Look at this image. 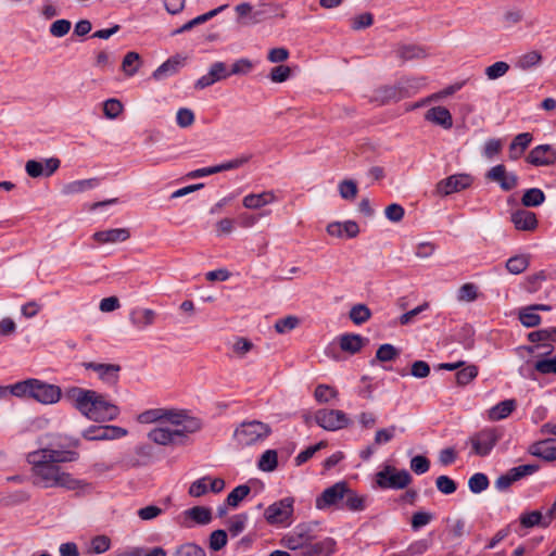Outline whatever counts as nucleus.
I'll return each instance as SVG.
<instances>
[{
    "label": "nucleus",
    "instance_id": "37998d69",
    "mask_svg": "<svg viewBox=\"0 0 556 556\" xmlns=\"http://www.w3.org/2000/svg\"><path fill=\"white\" fill-rule=\"evenodd\" d=\"M542 61V54L539 51L532 50L520 55L516 62V66L522 71H527Z\"/></svg>",
    "mask_w": 556,
    "mask_h": 556
},
{
    "label": "nucleus",
    "instance_id": "20e7f679",
    "mask_svg": "<svg viewBox=\"0 0 556 556\" xmlns=\"http://www.w3.org/2000/svg\"><path fill=\"white\" fill-rule=\"evenodd\" d=\"M315 539L314 527L304 522L283 534L280 544L290 551H300V556H330L334 553L336 541L332 538Z\"/></svg>",
    "mask_w": 556,
    "mask_h": 556
},
{
    "label": "nucleus",
    "instance_id": "7ed1b4c3",
    "mask_svg": "<svg viewBox=\"0 0 556 556\" xmlns=\"http://www.w3.org/2000/svg\"><path fill=\"white\" fill-rule=\"evenodd\" d=\"M65 397L83 416L96 422L112 421L119 415L118 406L94 390L73 387L66 390Z\"/></svg>",
    "mask_w": 556,
    "mask_h": 556
},
{
    "label": "nucleus",
    "instance_id": "e433bc0d",
    "mask_svg": "<svg viewBox=\"0 0 556 556\" xmlns=\"http://www.w3.org/2000/svg\"><path fill=\"white\" fill-rule=\"evenodd\" d=\"M140 65V55L135 51H130L123 59L122 70L126 76L131 77L138 72Z\"/></svg>",
    "mask_w": 556,
    "mask_h": 556
},
{
    "label": "nucleus",
    "instance_id": "aec40b11",
    "mask_svg": "<svg viewBox=\"0 0 556 556\" xmlns=\"http://www.w3.org/2000/svg\"><path fill=\"white\" fill-rule=\"evenodd\" d=\"M84 367L86 369L93 370L98 374L99 379L108 384H116L118 381V374L121 371V366L117 364H103L89 362L84 363Z\"/></svg>",
    "mask_w": 556,
    "mask_h": 556
},
{
    "label": "nucleus",
    "instance_id": "338daca9",
    "mask_svg": "<svg viewBox=\"0 0 556 556\" xmlns=\"http://www.w3.org/2000/svg\"><path fill=\"white\" fill-rule=\"evenodd\" d=\"M253 343L247 338H237L232 344V352L238 357H244L252 349Z\"/></svg>",
    "mask_w": 556,
    "mask_h": 556
},
{
    "label": "nucleus",
    "instance_id": "603ef678",
    "mask_svg": "<svg viewBox=\"0 0 556 556\" xmlns=\"http://www.w3.org/2000/svg\"><path fill=\"white\" fill-rule=\"evenodd\" d=\"M173 556H206V553L195 543H185L175 549Z\"/></svg>",
    "mask_w": 556,
    "mask_h": 556
},
{
    "label": "nucleus",
    "instance_id": "774afa93",
    "mask_svg": "<svg viewBox=\"0 0 556 556\" xmlns=\"http://www.w3.org/2000/svg\"><path fill=\"white\" fill-rule=\"evenodd\" d=\"M534 369L540 374H556V355L552 358L540 359L534 364Z\"/></svg>",
    "mask_w": 556,
    "mask_h": 556
},
{
    "label": "nucleus",
    "instance_id": "b1692460",
    "mask_svg": "<svg viewBox=\"0 0 556 556\" xmlns=\"http://www.w3.org/2000/svg\"><path fill=\"white\" fill-rule=\"evenodd\" d=\"M129 237L130 232L126 228L101 230L94 232L92 236L93 240L101 244L124 242L129 239Z\"/></svg>",
    "mask_w": 556,
    "mask_h": 556
},
{
    "label": "nucleus",
    "instance_id": "49530a36",
    "mask_svg": "<svg viewBox=\"0 0 556 556\" xmlns=\"http://www.w3.org/2000/svg\"><path fill=\"white\" fill-rule=\"evenodd\" d=\"M399 351L395 346H393L390 343H384L380 345L376 352L375 359L371 361V364L375 363V361L379 362H391L394 361L399 356Z\"/></svg>",
    "mask_w": 556,
    "mask_h": 556
},
{
    "label": "nucleus",
    "instance_id": "8fccbe9b",
    "mask_svg": "<svg viewBox=\"0 0 556 556\" xmlns=\"http://www.w3.org/2000/svg\"><path fill=\"white\" fill-rule=\"evenodd\" d=\"M250 491H251V489L247 484H241V485L236 486L228 494V496L226 498L227 504L231 507H237L239 505V503L249 495Z\"/></svg>",
    "mask_w": 556,
    "mask_h": 556
},
{
    "label": "nucleus",
    "instance_id": "bf43d9fd",
    "mask_svg": "<svg viewBox=\"0 0 556 556\" xmlns=\"http://www.w3.org/2000/svg\"><path fill=\"white\" fill-rule=\"evenodd\" d=\"M208 481L210 477H202L195 481H193L189 486V495L192 497H200L204 495L208 490Z\"/></svg>",
    "mask_w": 556,
    "mask_h": 556
},
{
    "label": "nucleus",
    "instance_id": "1a4fd4ad",
    "mask_svg": "<svg viewBox=\"0 0 556 556\" xmlns=\"http://www.w3.org/2000/svg\"><path fill=\"white\" fill-rule=\"evenodd\" d=\"M314 418L316 424L327 431H337L350 425V418L340 409H318Z\"/></svg>",
    "mask_w": 556,
    "mask_h": 556
},
{
    "label": "nucleus",
    "instance_id": "a19ab883",
    "mask_svg": "<svg viewBox=\"0 0 556 556\" xmlns=\"http://www.w3.org/2000/svg\"><path fill=\"white\" fill-rule=\"evenodd\" d=\"M186 515L198 525H207L212 520V511L204 506H194L186 510Z\"/></svg>",
    "mask_w": 556,
    "mask_h": 556
},
{
    "label": "nucleus",
    "instance_id": "72a5a7b5",
    "mask_svg": "<svg viewBox=\"0 0 556 556\" xmlns=\"http://www.w3.org/2000/svg\"><path fill=\"white\" fill-rule=\"evenodd\" d=\"M96 186H97V179H94V178L75 180V181L64 185L62 188V193L65 195L77 194V193L87 191L89 189H92Z\"/></svg>",
    "mask_w": 556,
    "mask_h": 556
},
{
    "label": "nucleus",
    "instance_id": "cd10ccee",
    "mask_svg": "<svg viewBox=\"0 0 556 556\" xmlns=\"http://www.w3.org/2000/svg\"><path fill=\"white\" fill-rule=\"evenodd\" d=\"M533 140L530 132L518 134L509 144L508 157L511 161H517L526 152Z\"/></svg>",
    "mask_w": 556,
    "mask_h": 556
},
{
    "label": "nucleus",
    "instance_id": "a878e982",
    "mask_svg": "<svg viewBox=\"0 0 556 556\" xmlns=\"http://www.w3.org/2000/svg\"><path fill=\"white\" fill-rule=\"evenodd\" d=\"M426 121L441 126L444 129L453 127V117L451 112L444 106H434L429 109L425 115Z\"/></svg>",
    "mask_w": 556,
    "mask_h": 556
},
{
    "label": "nucleus",
    "instance_id": "864d4df0",
    "mask_svg": "<svg viewBox=\"0 0 556 556\" xmlns=\"http://www.w3.org/2000/svg\"><path fill=\"white\" fill-rule=\"evenodd\" d=\"M468 486L472 493H476V494L481 493L482 491L488 489L489 479H488L486 475H484L482 472H477L469 478Z\"/></svg>",
    "mask_w": 556,
    "mask_h": 556
},
{
    "label": "nucleus",
    "instance_id": "6e6552de",
    "mask_svg": "<svg viewBox=\"0 0 556 556\" xmlns=\"http://www.w3.org/2000/svg\"><path fill=\"white\" fill-rule=\"evenodd\" d=\"M268 8L266 3H260L253 7L249 2H241L235 7L238 15L237 22L242 26H251L262 23L268 17Z\"/></svg>",
    "mask_w": 556,
    "mask_h": 556
},
{
    "label": "nucleus",
    "instance_id": "c85d7f7f",
    "mask_svg": "<svg viewBox=\"0 0 556 556\" xmlns=\"http://www.w3.org/2000/svg\"><path fill=\"white\" fill-rule=\"evenodd\" d=\"M276 201L277 197L274 191H264L245 195L242 200V204L245 208L257 210Z\"/></svg>",
    "mask_w": 556,
    "mask_h": 556
},
{
    "label": "nucleus",
    "instance_id": "9d476101",
    "mask_svg": "<svg viewBox=\"0 0 556 556\" xmlns=\"http://www.w3.org/2000/svg\"><path fill=\"white\" fill-rule=\"evenodd\" d=\"M348 483L340 481L333 485L324 490V492L316 498V508L326 509L331 506H340L343 504V500L346 496Z\"/></svg>",
    "mask_w": 556,
    "mask_h": 556
},
{
    "label": "nucleus",
    "instance_id": "69168bd1",
    "mask_svg": "<svg viewBox=\"0 0 556 556\" xmlns=\"http://www.w3.org/2000/svg\"><path fill=\"white\" fill-rule=\"evenodd\" d=\"M435 486L441 493L445 495L454 493L457 489L456 482L448 476H439L435 480Z\"/></svg>",
    "mask_w": 556,
    "mask_h": 556
},
{
    "label": "nucleus",
    "instance_id": "de8ad7c7",
    "mask_svg": "<svg viewBox=\"0 0 556 556\" xmlns=\"http://www.w3.org/2000/svg\"><path fill=\"white\" fill-rule=\"evenodd\" d=\"M509 68L510 66L507 62L497 61L494 64L488 66L484 70V74L488 77V79L495 80L505 76L508 73Z\"/></svg>",
    "mask_w": 556,
    "mask_h": 556
},
{
    "label": "nucleus",
    "instance_id": "4c0bfd02",
    "mask_svg": "<svg viewBox=\"0 0 556 556\" xmlns=\"http://www.w3.org/2000/svg\"><path fill=\"white\" fill-rule=\"evenodd\" d=\"M278 466V454L276 450H266L260 457L257 467L265 472L274 471Z\"/></svg>",
    "mask_w": 556,
    "mask_h": 556
},
{
    "label": "nucleus",
    "instance_id": "6e6d98bb",
    "mask_svg": "<svg viewBox=\"0 0 556 556\" xmlns=\"http://www.w3.org/2000/svg\"><path fill=\"white\" fill-rule=\"evenodd\" d=\"M478 376V367L476 365H469L459 369L456 372V382L458 386H467Z\"/></svg>",
    "mask_w": 556,
    "mask_h": 556
},
{
    "label": "nucleus",
    "instance_id": "0eeeda50",
    "mask_svg": "<svg viewBox=\"0 0 556 556\" xmlns=\"http://www.w3.org/2000/svg\"><path fill=\"white\" fill-rule=\"evenodd\" d=\"M376 482L381 489H404L412 482L409 472L405 469L396 470L392 466H386L376 475Z\"/></svg>",
    "mask_w": 556,
    "mask_h": 556
},
{
    "label": "nucleus",
    "instance_id": "f03ea898",
    "mask_svg": "<svg viewBox=\"0 0 556 556\" xmlns=\"http://www.w3.org/2000/svg\"><path fill=\"white\" fill-rule=\"evenodd\" d=\"M202 428L199 418L184 409H170L163 426H156L148 432V438L159 445L184 444L188 437Z\"/></svg>",
    "mask_w": 556,
    "mask_h": 556
},
{
    "label": "nucleus",
    "instance_id": "412c9836",
    "mask_svg": "<svg viewBox=\"0 0 556 556\" xmlns=\"http://www.w3.org/2000/svg\"><path fill=\"white\" fill-rule=\"evenodd\" d=\"M511 223L515 228L522 231H533L538 227L535 213L527 210H517L511 213Z\"/></svg>",
    "mask_w": 556,
    "mask_h": 556
},
{
    "label": "nucleus",
    "instance_id": "4468645a",
    "mask_svg": "<svg viewBox=\"0 0 556 556\" xmlns=\"http://www.w3.org/2000/svg\"><path fill=\"white\" fill-rule=\"evenodd\" d=\"M538 469L539 466L532 464L514 467L496 479L495 488L500 491L507 490L515 481L534 473Z\"/></svg>",
    "mask_w": 556,
    "mask_h": 556
},
{
    "label": "nucleus",
    "instance_id": "dca6fc26",
    "mask_svg": "<svg viewBox=\"0 0 556 556\" xmlns=\"http://www.w3.org/2000/svg\"><path fill=\"white\" fill-rule=\"evenodd\" d=\"M485 178L497 182L504 191H510L518 185V176L514 173H507L503 164L491 167L485 174Z\"/></svg>",
    "mask_w": 556,
    "mask_h": 556
},
{
    "label": "nucleus",
    "instance_id": "bb28decb",
    "mask_svg": "<svg viewBox=\"0 0 556 556\" xmlns=\"http://www.w3.org/2000/svg\"><path fill=\"white\" fill-rule=\"evenodd\" d=\"M327 232L337 238H342L343 236L346 238H355L359 232V228L353 220H346L344 223L334 222L327 226Z\"/></svg>",
    "mask_w": 556,
    "mask_h": 556
},
{
    "label": "nucleus",
    "instance_id": "3c124183",
    "mask_svg": "<svg viewBox=\"0 0 556 556\" xmlns=\"http://www.w3.org/2000/svg\"><path fill=\"white\" fill-rule=\"evenodd\" d=\"M528 266L529 260L525 255L513 256L506 262L507 270L514 275L521 274Z\"/></svg>",
    "mask_w": 556,
    "mask_h": 556
},
{
    "label": "nucleus",
    "instance_id": "2eb2a0df",
    "mask_svg": "<svg viewBox=\"0 0 556 556\" xmlns=\"http://www.w3.org/2000/svg\"><path fill=\"white\" fill-rule=\"evenodd\" d=\"M250 159H251V155H242L240 157L230 160V161L222 163L219 165L203 167V168L192 170L187 174V177L193 179V178H199V177L217 174V173L225 172V170L236 169V168H239V167L243 166L244 164H247L250 161Z\"/></svg>",
    "mask_w": 556,
    "mask_h": 556
},
{
    "label": "nucleus",
    "instance_id": "4be33fe9",
    "mask_svg": "<svg viewBox=\"0 0 556 556\" xmlns=\"http://www.w3.org/2000/svg\"><path fill=\"white\" fill-rule=\"evenodd\" d=\"M404 87H399V85L393 86H383L374 91L372 101L379 104H386L391 101H400L405 98V92L402 90Z\"/></svg>",
    "mask_w": 556,
    "mask_h": 556
},
{
    "label": "nucleus",
    "instance_id": "79ce46f5",
    "mask_svg": "<svg viewBox=\"0 0 556 556\" xmlns=\"http://www.w3.org/2000/svg\"><path fill=\"white\" fill-rule=\"evenodd\" d=\"M349 317L355 325H363L370 319L371 311L365 304H356L350 309Z\"/></svg>",
    "mask_w": 556,
    "mask_h": 556
},
{
    "label": "nucleus",
    "instance_id": "2f4dec72",
    "mask_svg": "<svg viewBox=\"0 0 556 556\" xmlns=\"http://www.w3.org/2000/svg\"><path fill=\"white\" fill-rule=\"evenodd\" d=\"M365 339L361 334L348 333L340 338V349L351 354L358 353L364 346Z\"/></svg>",
    "mask_w": 556,
    "mask_h": 556
},
{
    "label": "nucleus",
    "instance_id": "f3484780",
    "mask_svg": "<svg viewBox=\"0 0 556 556\" xmlns=\"http://www.w3.org/2000/svg\"><path fill=\"white\" fill-rule=\"evenodd\" d=\"M497 440L498 437L493 429H484L478 432L470 439L473 453L479 456H486L494 447Z\"/></svg>",
    "mask_w": 556,
    "mask_h": 556
},
{
    "label": "nucleus",
    "instance_id": "ea45409f",
    "mask_svg": "<svg viewBox=\"0 0 556 556\" xmlns=\"http://www.w3.org/2000/svg\"><path fill=\"white\" fill-rule=\"evenodd\" d=\"M395 52H396V56L404 61H408V60H413V59H420V58L426 56L425 50L421 47H418L415 45L400 46Z\"/></svg>",
    "mask_w": 556,
    "mask_h": 556
},
{
    "label": "nucleus",
    "instance_id": "f257e3e1",
    "mask_svg": "<svg viewBox=\"0 0 556 556\" xmlns=\"http://www.w3.org/2000/svg\"><path fill=\"white\" fill-rule=\"evenodd\" d=\"M66 460V453L58 450L40 448L28 453L33 484L45 489L64 488L78 493L91 492V483L76 479L62 469L60 463Z\"/></svg>",
    "mask_w": 556,
    "mask_h": 556
},
{
    "label": "nucleus",
    "instance_id": "a211bd4d",
    "mask_svg": "<svg viewBox=\"0 0 556 556\" xmlns=\"http://www.w3.org/2000/svg\"><path fill=\"white\" fill-rule=\"evenodd\" d=\"M526 161L533 166H549L556 162V151L549 144H540L528 153Z\"/></svg>",
    "mask_w": 556,
    "mask_h": 556
},
{
    "label": "nucleus",
    "instance_id": "4d7b16f0",
    "mask_svg": "<svg viewBox=\"0 0 556 556\" xmlns=\"http://www.w3.org/2000/svg\"><path fill=\"white\" fill-rule=\"evenodd\" d=\"M425 84L424 78H404L401 79L397 85L404 87L402 90L405 92V98H409L416 93V91Z\"/></svg>",
    "mask_w": 556,
    "mask_h": 556
},
{
    "label": "nucleus",
    "instance_id": "c756f323",
    "mask_svg": "<svg viewBox=\"0 0 556 556\" xmlns=\"http://www.w3.org/2000/svg\"><path fill=\"white\" fill-rule=\"evenodd\" d=\"M516 400H504L488 410V418L492 421L505 419L516 409Z\"/></svg>",
    "mask_w": 556,
    "mask_h": 556
},
{
    "label": "nucleus",
    "instance_id": "5701e85b",
    "mask_svg": "<svg viewBox=\"0 0 556 556\" xmlns=\"http://www.w3.org/2000/svg\"><path fill=\"white\" fill-rule=\"evenodd\" d=\"M155 319L156 313L151 308H134L129 313V321L138 330L152 326Z\"/></svg>",
    "mask_w": 556,
    "mask_h": 556
},
{
    "label": "nucleus",
    "instance_id": "5fc2aeb1",
    "mask_svg": "<svg viewBox=\"0 0 556 556\" xmlns=\"http://www.w3.org/2000/svg\"><path fill=\"white\" fill-rule=\"evenodd\" d=\"M542 520L543 516L539 510L526 513L520 516V523L523 528H532L539 525L546 527L549 523V520L547 522H543Z\"/></svg>",
    "mask_w": 556,
    "mask_h": 556
},
{
    "label": "nucleus",
    "instance_id": "393cba45",
    "mask_svg": "<svg viewBox=\"0 0 556 556\" xmlns=\"http://www.w3.org/2000/svg\"><path fill=\"white\" fill-rule=\"evenodd\" d=\"M529 451L532 455L544 460H556V439H546L535 442L530 446Z\"/></svg>",
    "mask_w": 556,
    "mask_h": 556
},
{
    "label": "nucleus",
    "instance_id": "052dcab7",
    "mask_svg": "<svg viewBox=\"0 0 556 556\" xmlns=\"http://www.w3.org/2000/svg\"><path fill=\"white\" fill-rule=\"evenodd\" d=\"M123 112V104L117 99H109L103 103V113L110 118H116Z\"/></svg>",
    "mask_w": 556,
    "mask_h": 556
},
{
    "label": "nucleus",
    "instance_id": "0e129e2a",
    "mask_svg": "<svg viewBox=\"0 0 556 556\" xmlns=\"http://www.w3.org/2000/svg\"><path fill=\"white\" fill-rule=\"evenodd\" d=\"M72 24L68 20H56L50 25V34L53 37L61 38L68 34Z\"/></svg>",
    "mask_w": 556,
    "mask_h": 556
},
{
    "label": "nucleus",
    "instance_id": "a18cd8bd",
    "mask_svg": "<svg viewBox=\"0 0 556 556\" xmlns=\"http://www.w3.org/2000/svg\"><path fill=\"white\" fill-rule=\"evenodd\" d=\"M519 320L525 327L532 328L540 325L541 316L530 305L519 311Z\"/></svg>",
    "mask_w": 556,
    "mask_h": 556
},
{
    "label": "nucleus",
    "instance_id": "7c9ffc66",
    "mask_svg": "<svg viewBox=\"0 0 556 556\" xmlns=\"http://www.w3.org/2000/svg\"><path fill=\"white\" fill-rule=\"evenodd\" d=\"M168 408H152L142 412L138 415L137 420L140 424H153L156 422L157 426H163L165 424L166 417L168 415Z\"/></svg>",
    "mask_w": 556,
    "mask_h": 556
},
{
    "label": "nucleus",
    "instance_id": "f8f14e48",
    "mask_svg": "<svg viewBox=\"0 0 556 556\" xmlns=\"http://www.w3.org/2000/svg\"><path fill=\"white\" fill-rule=\"evenodd\" d=\"M30 397L41 404H54L61 399V389L54 384L31 379Z\"/></svg>",
    "mask_w": 556,
    "mask_h": 556
},
{
    "label": "nucleus",
    "instance_id": "13d9d810",
    "mask_svg": "<svg viewBox=\"0 0 556 556\" xmlns=\"http://www.w3.org/2000/svg\"><path fill=\"white\" fill-rule=\"evenodd\" d=\"M254 68V64L251 60L247 58H242L237 60L229 71V76L231 75H248Z\"/></svg>",
    "mask_w": 556,
    "mask_h": 556
},
{
    "label": "nucleus",
    "instance_id": "c9c22d12",
    "mask_svg": "<svg viewBox=\"0 0 556 556\" xmlns=\"http://www.w3.org/2000/svg\"><path fill=\"white\" fill-rule=\"evenodd\" d=\"M181 63L182 61L179 58L168 59L153 72L152 76L154 79L157 80L163 79L168 75L175 74L178 67L181 65Z\"/></svg>",
    "mask_w": 556,
    "mask_h": 556
},
{
    "label": "nucleus",
    "instance_id": "58836bf2",
    "mask_svg": "<svg viewBox=\"0 0 556 556\" xmlns=\"http://www.w3.org/2000/svg\"><path fill=\"white\" fill-rule=\"evenodd\" d=\"M340 508H346L352 511H362L365 509V498L359 496L348 486L346 496L343 500V504Z\"/></svg>",
    "mask_w": 556,
    "mask_h": 556
},
{
    "label": "nucleus",
    "instance_id": "9b49d317",
    "mask_svg": "<svg viewBox=\"0 0 556 556\" xmlns=\"http://www.w3.org/2000/svg\"><path fill=\"white\" fill-rule=\"evenodd\" d=\"M473 182V178L469 174H454L442 180L435 186V191L442 197L450 195L469 188Z\"/></svg>",
    "mask_w": 556,
    "mask_h": 556
},
{
    "label": "nucleus",
    "instance_id": "e2e57ef3",
    "mask_svg": "<svg viewBox=\"0 0 556 556\" xmlns=\"http://www.w3.org/2000/svg\"><path fill=\"white\" fill-rule=\"evenodd\" d=\"M299 323H300V320L298 317L290 315V316L278 319L275 323V330L278 333H286V332L291 331L294 328H296Z\"/></svg>",
    "mask_w": 556,
    "mask_h": 556
},
{
    "label": "nucleus",
    "instance_id": "473e14b6",
    "mask_svg": "<svg viewBox=\"0 0 556 556\" xmlns=\"http://www.w3.org/2000/svg\"><path fill=\"white\" fill-rule=\"evenodd\" d=\"M226 8H227V4H223V5H220L216 9H213L202 15L197 16V17L192 18L191 21L187 22L186 24H184L180 28L176 29L174 31V34L176 35V34H181V33L188 31V30L192 29L193 27H195L200 24H203V23L207 22L208 20L213 18L218 13L224 11Z\"/></svg>",
    "mask_w": 556,
    "mask_h": 556
},
{
    "label": "nucleus",
    "instance_id": "f704fd0d",
    "mask_svg": "<svg viewBox=\"0 0 556 556\" xmlns=\"http://www.w3.org/2000/svg\"><path fill=\"white\" fill-rule=\"evenodd\" d=\"M545 193L539 188H530L523 192L521 204L526 207H536L544 203Z\"/></svg>",
    "mask_w": 556,
    "mask_h": 556
},
{
    "label": "nucleus",
    "instance_id": "c03bdc74",
    "mask_svg": "<svg viewBox=\"0 0 556 556\" xmlns=\"http://www.w3.org/2000/svg\"><path fill=\"white\" fill-rule=\"evenodd\" d=\"M315 400L320 403H329L338 397V391L328 384H318L314 392Z\"/></svg>",
    "mask_w": 556,
    "mask_h": 556
},
{
    "label": "nucleus",
    "instance_id": "680f3d73",
    "mask_svg": "<svg viewBox=\"0 0 556 556\" xmlns=\"http://www.w3.org/2000/svg\"><path fill=\"white\" fill-rule=\"evenodd\" d=\"M357 185L355 181L345 179L339 184L340 195L345 200H354L357 195Z\"/></svg>",
    "mask_w": 556,
    "mask_h": 556
},
{
    "label": "nucleus",
    "instance_id": "09e8293b",
    "mask_svg": "<svg viewBox=\"0 0 556 556\" xmlns=\"http://www.w3.org/2000/svg\"><path fill=\"white\" fill-rule=\"evenodd\" d=\"M528 339L532 343L545 341L556 342V327L532 331L528 334Z\"/></svg>",
    "mask_w": 556,
    "mask_h": 556
},
{
    "label": "nucleus",
    "instance_id": "6ab92c4d",
    "mask_svg": "<svg viewBox=\"0 0 556 556\" xmlns=\"http://www.w3.org/2000/svg\"><path fill=\"white\" fill-rule=\"evenodd\" d=\"M228 77L229 71L226 64L224 62H215L210 66L208 72L195 81L194 87L197 89H204Z\"/></svg>",
    "mask_w": 556,
    "mask_h": 556
},
{
    "label": "nucleus",
    "instance_id": "ddd939ff",
    "mask_svg": "<svg viewBox=\"0 0 556 556\" xmlns=\"http://www.w3.org/2000/svg\"><path fill=\"white\" fill-rule=\"evenodd\" d=\"M128 431L118 426H90L83 432V438L88 441L116 440L126 437Z\"/></svg>",
    "mask_w": 556,
    "mask_h": 556
},
{
    "label": "nucleus",
    "instance_id": "39448f33",
    "mask_svg": "<svg viewBox=\"0 0 556 556\" xmlns=\"http://www.w3.org/2000/svg\"><path fill=\"white\" fill-rule=\"evenodd\" d=\"M271 433L268 424L250 420L241 422L235 430L233 438L241 446H251L265 441Z\"/></svg>",
    "mask_w": 556,
    "mask_h": 556
},
{
    "label": "nucleus",
    "instance_id": "423d86ee",
    "mask_svg": "<svg viewBox=\"0 0 556 556\" xmlns=\"http://www.w3.org/2000/svg\"><path fill=\"white\" fill-rule=\"evenodd\" d=\"M294 498L283 497L270 504L264 511V518L270 526L289 527L293 522Z\"/></svg>",
    "mask_w": 556,
    "mask_h": 556
}]
</instances>
